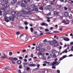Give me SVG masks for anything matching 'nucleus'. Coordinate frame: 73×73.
Instances as JSON below:
<instances>
[{"instance_id":"f257e3e1","label":"nucleus","mask_w":73,"mask_h":73,"mask_svg":"<svg viewBox=\"0 0 73 73\" xmlns=\"http://www.w3.org/2000/svg\"><path fill=\"white\" fill-rule=\"evenodd\" d=\"M9 7L8 4H3L2 5V10H4L5 9H7Z\"/></svg>"},{"instance_id":"f03ea898","label":"nucleus","mask_w":73,"mask_h":73,"mask_svg":"<svg viewBox=\"0 0 73 73\" xmlns=\"http://www.w3.org/2000/svg\"><path fill=\"white\" fill-rule=\"evenodd\" d=\"M9 18H10V16L9 17H7V16H5L4 19L5 21H6L7 23H8L9 22V21H11V20H10Z\"/></svg>"},{"instance_id":"7ed1b4c3","label":"nucleus","mask_w":73,"mask_h":73,"mask_svg":"<svg viewBox=\"0 0 73 73\" xmlns=\"http://www.w3.org/2000/svg\"><path fill=\"white\" fill-rule=\"evenodd\" d=\"M12 16H10V18L9 19H10V20H11V21H15V18L16 17V15H15V14H14L13 15H12Z\"/></svg>"},{"instance_id":"20e7f679","label":"nucleus","mask_w":73,"mask_h":73,"mask_svg":"<svg viewBox=\"0 0 73 73\" xmlns=\"http://www.w3.org/2000/svg\"><path fill=\"white\" fill-rule=\"evenodd\" d=\"M53 41L54 42L53 45L54 47H57L58 45L57 41L55 40H53Z\"/></svg>"},{"instance_id":"39448f33","label":"nucleus","mask_w":73,"mask_h":73,"mask_svg":"<svg viewBox=\"0 0 73 73\" xmlns=\"http://www.w3.org/2000/svg\"><path fill=\"white\" fill-rule=\"evenodd\" d=\"M51 8H52V6L50 5H47L45 7V9H50Z\"/></svg>"},{"instance_id":"423d86ee","label":"nucleus","mask_w":73,"mask_h":73,"mask_svg":"<svg viewBox=\"0 0 73 73\" xmlns=\"http://www.w3.org/2000/svg\"><path fill=\"white\" fill-rule=\"evenodd\" d=\"M17 15L19 17L23 15V14L19 12L17 13Z\"/></svg>"},{"instance_id":"0eeeda50","label":"nucleus","mask_w":73,"mask_h":73,"mask_svg":"<svg viewBox=\"0 0 73 73\" xmlns=\"http://www.w3.org/2000/svg\"><path fill=\"white\" fill-rule=\"evenodd\" d=\"M25 8L26 9L28 10V9H29L30 8V6L28 5H25Z\"/></svg>"},{"instance_id":"6e6552de","label":"nucleus","mask_w":73,"mask_h":73,"mask_svg":"<svg viewBox=\"0 0 73 73\" xmlns=\"http://www.w3.org/2000/svg\"><path fill=\"white\" fill-rule=\"evenodd\" d=\"M22 13L23 14H24L25 15H27V14H28V12L27 11H25L24 10H23L22 11Z\"/></svg>"},{"instance_id":"1a4fd4ad","label":"nucleus","mask_w":73,"mask_h":73,"mask_svg":"<svg viewBox=\"0 0 73 73\" xmlns=\"http://www.w3.org/2000/svg\"><path fill=\"white\" fill-rule=\"evenodd\" d=\"M33 8L34 9V11L35 12H37L38 11V9L36 7V6L35 5H34L33 6Z\"/></svg>"},{"instance_id":"9d476101","label":"nucleus","mask_w":73,"mask_h":73,"mask_svg":"<svg viewBox=\"0 0 73 73\" xmlns=\"http://www.w3.org/2000/svg\"><path fill=\"white\" fill-rule=\"evenodd\" d=\"M1 58H6L7 57V56L5 55V54H3V56H1Z\"/></svg>"},{"instance_id":"9b49d317","label":"nucleus","mask_w":73,"mask_h":73,"mask_svg":"<svg viewBox=\"0 0 73 73\" xmlns=\"http://www.w3.org/2000/svg\"><path fill=\"white\" fill-rule=\"evenodd\" d=\"M64 41H69V40H70V39H69L68 38L65 37L64 38Z\"/></svg>"},{"instance_id":"f8f14e48","label":"nucleus","mask_w":73,"mask_h":73,"mask_svg":"<svg viewBox=\"0 0 73 73\" xmlns=\"http://www.w3.org/2000/svg\"><path fill=\"white\" fill-rule=\"evenodd\" d=\"M64 16L66 17H68V16H69V13H68V12L67 11L66 12H65L64 14Z\"/></svg>"},{"instance_id":"ddd939ff","label":"nucleus","mask_w":73,"mask_h":73,"mask_svg":"<svg viewBox=\"0 0 73 73\" xmlns=\"http://www.w3.org/2000/svg\"><path fill=\"white\" fill-rule=\"evenodd\" d=\"M22 62L21 61V60H19L17 61V63L18 64L20 65V64H21Z\"/></svg>"},{"instance_id":"4468645a","label":"nucleus","mask_w":73,"mask_h":73,"mask_svg":"<svg viewBox=\"0 0 73 73\" xmlns=\"http://www.w3.org/2000/svg\"><path fill=\"white\" fill-rule=\"evenodd\" d=\"M48 42H50V45H53L54 44V42H53V40H52V41H51L50 42V41L49 40L48 41Z\"/></svg>"},{"instance_id":"2eb2a0df","label":"nucleus","mask_w":73,"mask_h":73,"mask_svg":"<svg viewBox=\"0 0 73 73\" xmlns=\"http://www.w3.org/2000/svg\"><path fill=\"white\" fill-rule=\"evenodd\" d=\"M57 63V61H54L53 62H52V66H54L55 65H56V64Z\"/></svg>"},{"instance_id":"dca6fc26","label":"nucleus","mask_w":73,"mask_h":73,"mask_svg":"<svg viewBox=\"0 0 73 73\" xmlns=\"http://www.w3.org/2000/svg\"><path fill=\"white\" fill-rule=\"evenodd\" d=\"M23 65H24L23 66H25V65H28V64L29 65H28V66H29V65L30 64H29V63L28 62H27L26 63H25V62H23Z\"/></svg>"},{"instance_id":"f3484780","label":"nucleus","mask_w":73,"mask_h":73,"mask_svg":"<svg viewBox=\"0 0 73 73\" xmlns=\"http://www.w3.org/2000/svg\"><path fill=\"white\" fill-rule=\"evenodd\" d=\"M21 6L22 7H25V5L23 3H22L21 4Z\"/></svg>"},{"instance_id":"a211bd4d","label":"nucleus","mask_w":73,"mask_h":73,"mask_svg":"<svg viewBox=\"0 0 73 73\" xmlns=\"http://www.w3.org/2000/svg\"><path fill=\"white\" fill-rule=\"evenodd\" d=\"M18 59L16 57H13V60L14 61H17Z\"/></svg>"},{"instance_id":"6ab92c4d","label":"nucleus","mask_w":73,"mask_h":73,"mask_svg":"<svg viewBox=\"0 0 73 73\" xmlns=\"http://www.w3.org/2000/svg\"><path fill=\"white\" fill-rule=\"evenodd\" d=\"M29 66H36V64H29Z\"/></svg>"},{"instance_id":"aec40b11","label":"nucleus","mask_w":73,"mask_h":73,"mask_svg":"<svg viewBox=\"0 0 73 73\" xmlns=\"http://www.w3.org/2000/svg\"><path fill=\"white\" fill-rule=\"evenodd\" d=\"M15 14H16V12H15V11H13L11 13V14L12 15H15Z\"/></svg>"},{"instance_id":"412c9836","label":"nucleus","mask_w":73,"mask_h":73,"mask_svg":"<svg viewBox=\"0 0 73 73\" xmlns=\"http://www.w3.org/2000/svg\"><path fill=\"white\" fill-rule=\"evenodd\" d=\"M4 69L5 70H10V68H9V67H6L5 68H4Z\"/></svg>"},{"instance_id":"4be33fe9","label":"nucleus","mask_w":73,"mask_h":73,"mask_svg":"<svg viewBox=\"0 0 73 73\" xmlns=\"http://www.w3.org/2000/svg\"><path fill=\"white\" fill-rule=\"evenodd\" d=\"M30 29L31 31V33H33V31H34V29H33V27H31L30 28Z\"/></svg>"},{"instance_id":"5701e85b","label":"nucleus","mask_w":73,"mask_h":73,"mask_svg":"<svg viewBox=\"0 0 73 73\" xmlns=\"http://www.w3.org/2000/svg\"><path fill=\"white\" fill-rule=\"evenodd\" d=\"M69 49V47H68L65 50H64L65 51V53H67V52H68V51H67V50H68V49Z\"/></svg>"},{"instance_id":"b1692460","label":"nucleus","mask_w":73,"mask_h":73,"mask_svg":"<svg viewBox=\"0 0 73 73\" xmlns=\"http://www.w3.org/2000/svg\"><path fill=\"white\" fill-rule=\"evenodd\" d=\"M16 5H20V1H18L16 3Z\"/></svg>"},{"instance_id":"393cba45","label":"nucleus","mask_w":73,"mask_h":73,"mask_svg":"<svg viewBox=\"0 0 73 73\" xmlns=\"http://www.w3.org/2000/svg\"><path fill=\"white\" fill-rule=\"evenodd\" d=\"M9 0H7V1H5L4 2L5 4H7V3H9Z\"/></svg>"},{"instance_id":"a878e982","label":"nucleus","mask_w":73,"mask_h":73,"mask_svg":"<svg viewBox=\"0 0 73 73\" xmlns=\"http://www.w3.org/2000/svg\"><path fill=\"white\" fill-rule=\"evenodd\" d=\"M12 62V63L13 64H15V60H12L11 61Z\"/></svg>"},{"instance_id":"bb28decb","label":"nucleus","mask_w":73,"mask_h":73,"mask_svg":"<svg viewBox=\"0 0 73 73\" xmlns=\"http://www.w3.org/2000/svg\"><path fill=\"white\" fill-rule=\"evenodd\" d=\"M19 69H22L23 68V67H22V65H20L19 66Z\"/></svg>"},{"instance_id":"cd10ccee","label":"nucleus","mask_w":73,"mask_h":73,"mask_svg":"<svg viewBox=\"0 0 73 73\" xmlns=\"http://www.w3.org/2000/svg\"><path fill=\"white\" fill-rule=\"evenodd\" d=\"M23 1H24L25 4H27L28 3V1L26 0H24Z\"/></svg>"},{"instance_id":"c85d7f7f","label":"nucleus","mask_w":73,"mask_h":73,"mask_svg":"<svg viewBox=\"0 0 73 73\" xmlns=\"http://www.w3.org/2000/svg\"><path fill=\"white\" fill-rule=\"evenodd\" d=\"M12 54H13L12 52H9V56H12Z\"/></svg>"},{"instance_id":"c756f323","label":"nucleus","mask_w":73,"mask_h":73,"mask_svg":"<svg viewBox=\"0 0 73 73\" xmlns=\"http://www.w3.org/2000/svg\"><path fill=\"white\" fill-rule=\"evenodd\" d=\"M63 58H66L67 57V56L66 55H63L62 56Z\"/></svg>"},{"instance_id":"7c9ffc66","label":"nucleus","mask_w":73,"mask_h":73,"mask_svg":"<svg viewBox=\"0 0 73 73\" xmlns=\"http://www.w3.org/2000/svg\"><path fill=\"white\" fill-rule=\"evenodd\" d=\"M9 59L11 61H12V60H13V57L12 58L11 57H10L9 58Z\"/></svg>"},{"instance_id":"2f4dec72","label":"nucleus","mask_w":73,"mask_h":73,"mask_svg":"<svg viewBox=\"0 0 73 73\" xmlns=\"http://www.w3.org/2000/svg\"><path fill=\"white\" fill-rule=\"evenodd\" d=\"M59 13H59V12H57V13H56L57 16H60V15L59 14Z\"/></svg>"},{"instance_id":"473e14b6","label":"nucleus","mask_w":73,"mask_h":73,"mask_svg":"<svg viewBox=\"0 0 73 73\" xmlns=\"http://www.w3.org/2000/svg\"><path fill=\"white\" fill-rule=\"evenodd\" d=\"M39 9H40V10H43V7H40L39 8Z\"/></svg>"},{"instance_id":"72a5a7b5","label":"nucleus","mask_w":73,"mask_h":73,"mask_svg":"<svg viewBox=\"0 0 73 73\" xmlns=\"http://www.w3.org/2000/svg\"><path fill=\"white\" fill-rule=\"evenodd\" d=\"M39 29H40V30H42V29H44L43 28V27H39Z\"/></svg>"},{"instance_id":"f704fd0d","label":"nucleus","mask_w":73,"mask_h":73,"mask_svg":"<svg viewBox=\"0 0 73 73\" xmlns=\"http://www.w3.org/2000/svg\"><path fill=\"white\" fill-rule=\"evenodd\" d=\"M27 10H29V12H31L32 11V9H27Z\"/></svg>"},{"instance_id":"c9c22d12","label":"nucleus","mask_w":73,"mask_h":73,"mask_svg":"<svg viewBox=\"0 0 73 73\" xmlns=\"http://www.w3.org/2000/svg\"><path fill=\"white\" fill-rule=\"evenodd\" d=\"M64 59V58H63V57H62H62H60V59L59 60L60 61H61V60H63Z\"/></svg>"},{"instance_id":"e433bc0d","label":"nucleus","mask_w":73,"mask_h":73,"mask_svg":"<svg viewBox=\"0 0 73 73\" xmlns=\"http://www.w3.org/2000/svg\"><path fill=\"white\" fill-rule=\"evenodd\" d=\"M40 36V35H37L35 36V37H38Z\"/></svg>"},{"instance_id":"4c0bfd02","label":"nucleus","mask_w":73,"mask_h":73,"mask_svg":"<svg viewBox=\"0 0 73 73\" xmlns=\"http://www.w3.org/2000/svg\"><path fill=\"white\" fill-rule=\"evenodd\" d=\"M52 69H56V66H52Z\"/></svg>"},{"instance_id":"58836bf2","label":"nucleus","mask_w":73,"mask_h":73,"mask_svg":"<svg viewBox=\"0 0 73 73\" xmlns=\"http://www.w3.org/2000/svg\"><path fill=\"white\" fill-rule=\"evenodd\" d=\"M57 11H56L54 12V15H56V14H57Z\"/></svg>"},{"instance_id":"ea45409f","label":"nucleus","mask_w":73,"mask_h":73,"mask_svg":"<svg viewBox=\"0 0 73 73\" xmlns=\"http://www.w3.org/2000/svg\"><path fill=\"white\" fill-rule=\"evenodd\" d=\"M53 32H54V33H59V31H54Z\"/></svg>"},{"instance_id":"a19ab883","label":"nucleus","mask_w":73,"mask_h":73,"mask_svg":"<svg viewBox=\"0 0 73 73\" xmlns=\"http://www.w3.org/2000/svg\"><path fill=\"white\" fill-rule=\"evenodd\" d=\"M45 32H49V30L48 29H45Z\"/></svg>"},{"instance_id":"79ce46f5","label":"nucleus","mask_w":73,"mask_h":73,"mask_svg":"<svg viewBox=\"0 0 73 73\" xmlns=\"http://www.w3.org/2000/svg\"><path fill=\"white\" fill-rule=\"evenodd\" d=\"M16 33L17 35H20V32H19V31H18V32H17Z\"/></svg>"},{"instance_id":"37998d69","label":"nucleus","mask_w":73,"mask_h":73,"mask_svg":"<svg viewBox=\"0 0 73 73\" xmlns=\"http://www.w3.org/2000/svg\"><path fill=\"white\" fill-rule=\"evenodd\" d=\"M4 1H5V0H0V2H1V3H3V2H4Z\"/></svg>"},{"instance_id":"c03bdc74","label":"nucleus","mask_w":73,"mask_h":73,"mask_svg":"<svg viewBox=\"0 0 73 73\" xmlns=\"http://www.w3.org/2000/svg\"><path fill=\"white\" fill-rule=\"evenodd\" d=\"M19 27L20 29H24V28L21 26H19Z\"/></svg>"},{"instance_id":"a18cd8bd","label":"nucleus","mask_w":73,"mask_h":73,"mask_svg":"<svg viewBox=\"0 0 73 73\" xmlns=\"http://www.w3.org/2000/svg\"><path fill=\"white\" fill-rule=\"evenodd\" d=\"M38 54L39 56H40V55H42V52H39L38 53Z\"/></svg>"},{"instance_id":"49530a36","label":"nucleus","mask_w":73,"mask_h":73,"mask_svg":"<svg viewBox=\"0 0 73 73\" xmlns=\"http://www.w3.org/2000/svg\"><path fill=\"white\" fill-rule=\"evenodd\" d=\"M19 59H20V60H22V59H23V58L22 57L19 56Z\"/></svg>"},{"instance_id":"de8ad7c7","label":"nucleus","mask_w":73,"mask_h":73,"mask_svg":"<svg viewBox=\"0 0 73 73\" xmlns=\"http://www.w3.org/2000/svg\"><path fill=\"white\" fill-rule=\"evenodd\" d=\"M36 49L37 50H40V47L38 46L36 48Z\"/></svg>"},{"instance_id":"09e8293b","label":"nucleus","mask_w":73,"mask_h":73,"mask_svg":"<svg viewBox=\"0 0 73 73\" xmlns=\"http://www.w3.org/2000/svg\"><path fill=\"white\" fill-rule=\"evenodd\" d=\"M53 57L54 58H56V55L55 54H54L53 55Z\"/></svg>"},{"instance_id":"8fccbe9b","label":"nucleus","mask_w":73,"mask_h":73,"mask_svg":"<svg viewBox=\"0 0 73 73\" xmlns=\"http://www.w3.org/2000/svg\"><path fill=\"white\" fill-rule=\"evenodd\" d=\"M72 56H73V54H70L69 56H67V57H72Z\"/></svg>"},{"instance_id":"3c124183","label":"nucleus","mask_w":73,"mask_h":73,"mask_svg":"<svg viewBox=\"0 0 73 73\" xmlns=\"http://www.w3.org/2000/svg\"><path fill=\"white\" fill-rule=\"evenodd\" d=\"M45 25V23H42L41 25L44 26V25Z\"/></svg>"},{"instance_id":"603ef678","label":"nucleus","mask_w":73,"mask_h":73,"mask_svg":"<svg viewBox=\"0 0 73 73\" xmlns=\"http://www.w3.org/2000/svg\"><path fill=\"white\" fill-rule=\"evenodd\" d=\"M47 15L48 16H50V15H51V13H50V12L47 14Z\"/></svg>"},{"instance_id":"864d4df0","label":"nucleus","mask_w":73,"mask_h":73,"mask_svg":"<svg viewBox=\"0 0 73 73\" xmlns=\"http://www.w3.org/2000/svg\"><path fill=\"white\" fill-rule=\"evenodd\" d=\"M19 73H21V70H18Z\"/></svg>"},{"instance_id":"5fc2aeb1","label":"nucleus","mask_w":73,"mask_h":73,"mask_svg":"<svg viewBox=\"0 0 73 73\" xmlns=\"http://www.w3.org/2000/svg\"><path fill=\"white\" fill-rule=\"evenodd\" d=\"M26 52V50L25 49H23L22 50L23 52Z\"/></svg>"},{"instance_id":"6e6d98bb","label":"nucleus","mask_w":73,"mask_h":73,"mask_svg":"<svg viewBox=\"0 0 73 73\" xmlns=\"http://www.w3.org/2000/svg\"><path fill=\"white\" fill-rule=\"evenodd\" d=\"M25 29L26 30H27V29H28V27H27V26H26L25 27Z\"/></svg>"},{"instance_id":"4d7b16f0","label":"nucleus","mask_w":73,"mask_h":73,"mask_svg":"<svg viewBox=\"0 0 73 73\" xmlns=\"http://www.w3.org/2000/svg\"><path fill=\"white\" fill-rule=\"evenodd\" d=\"M26 69L27 70H29L30 69V68H29V67H27Z\"/></svg>"},{"instance_id":"13d9d810","label":"nucleus","mask_w":73,"mask_h":73,"mask_svg":"<svg viewBox=\"0 0 73 73\" xmlns=\"http://www.w3.org/2000/svg\"><path fill=\"white\" fill-rule=\"evenodd\" d=\"M70 36H72V38H73V34H72V33H71L70 34Z\"/></svg>"},{"instance_id":"bf43d9fd","label":"nucleus","mask_w":73,"mask_h":73,"mask_svg":"<svg viewBox=\"0 0 73 73\" xmlns=\"http://www.w3.org/2000/svg\"><path fill=\"white\" fill-rule=\"evenodd\" d=\"M24 23L25 25H27V24H28V23H27V22L26 21Z\"/></svg>"},{"instance_id":"052dcab7","label":"nucleus","mask_w":73,"mask_h":73,"mask_svg":"<svg viewBox=\"0 0 73 73\" xmlns=\"http://www.w3.org/2000/svg\"><path fill=\"white\" fill-rule=\"evenodd\" d=\"M68 17H69V19H72V16H68Z\"/></svg>"},{"instance_id":"680f3d73","label":"nucleus","mask_w":73,"mask_h":73,"mask_svg":"<svg viewBox=\"0 0 73 73\" xmlns=\"http://www.w3.org/2000/svg\"><path fill=\"white\" fill-rule=\"evenodd\" d=\"M47 21H48V23H49L50 21V19H48L47 20Z\"/></svg>"},{"instance_id":"e2e57ef3","label":"nucleus","mask_w":73,"mask_h":73,"mask_svg":"<svg viewBox=\"0 0 73 73\" xmlns=\"http://www.w3.org/2000/svg\"><path fill=\"white\" fill-rule=\"evenodd\" d=\"M72 48L70 50L71 51L72 50V51H73V46H72Z\"/></svg>"},{"instance_id":"0e129e2a","label":"nucleus","mask_w":73,"mask_h":73,"mask_svg":"<svg viewBox=\"0 0 73 73\" xmlns=\"http://www.w3.org/2000/svg\"><path fill=\"white\" fill-rule=\"evenodd\" d=\"M64 8L65 10H67V9H68V8H67V7H64Z\"/></svg>"},{"instance_id":"69168bd1","label":"nucleus","mask_w":73,"mask_h":73,"mask_svg":"<svg viewBox=\"0 0 73 73\" xmlns=\"http://www.w3.org/2000/svg\"><path fill=\"white\" fill-rule=\"evenodd\" d=\"M57 72L58 73H60V71L59 70H57Z\"/></svg>"},{"instance_id":"338daca9","label":"nucleus","mask_w":73,"mask_h":73,"mask_svg":"<svg viewBox=\"0 0 73 73\" xmlns=\"http://www.w3.org/2000/svg\"><path fill=\"white\" fill-rule=\"evenodd\" d=\"M47 41V40H46V39H44L43 41L44 42H46Z\"/></svg>"},{"instance_id":"774afa93","label":"nucleus","mask_w":73,"mask_h":73,"mask_svg":"<svg viewBox=\"0 0 73 73\" xmlns=\"http://www.w3.org/2000/svg\"><path fill=\"white\" fill-rule=\"evenodd\" d=\"M24 61H25V62H27V59H24Z\"/></svg>"}]
</instances>
